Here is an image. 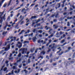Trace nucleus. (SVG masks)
Instances as JSON below:
<instances>
[{"instance_id":"f257e3e1","label":"nucleus","mask_w":75,"mask_h":75,"mask_svg":"<svg viewBox=\"0 0 75 75\" xmlns=\"http://www.w3.org/2000/svg\"><path fill=\"white\" fill-rule=\"evenodd\" d=\"M4 1V0H2L1 2H0V8L1 7L2 4L3 3V2ZM3 13L2 12H0V18H1L0 21V23H1L3 22V20H5V16H6V14H4L3 16Z\"/></svg>"},{"instance_id":"f03ea898","label":"nucleus","mask_w":75,"mask_h":75,"mask_svg":"<svg viewBox=\"0 0 75 75\" xmlns=\"http://www.w3.org/2000/svg\"><path fill=\"white\" fill-rule=\"evenodd\" d=\"M27 48H22L21 50H20L19 51V52H20V51H22V54H26V51H27Z\"/></svg>"},{"instance_id":"7ed1b4c3","label":"nucleus","mask_w":75,"mask_h":75,"mask_svg":"<svg viewBox=\"0 0 75 75\" xmlns=\"http://www.w3.org/2000/svg\"><path fill=\"white\" fill-rule=\"evenodd\" d=\"M16 47H18L19 48H20L22 47V43L18 42L16 45Z\"/></svg>"},{"instance_id":"20e7f679","label":"nucleus","mask_w":75,"mask_h":75,"mask_svg":"<svg viewBox=\"0 0 75 75\" xmlns=\"http://www.w3.org/2000/svg\"><path fill=\"white\" fill-rule=\"evenodd\" d=\"M9 38H10V39H12L11 40V41H13V40H16V37H14L13 38V36H11L10 37H9Z\"/></svg>"},{"instance_id":"39448f33","label":"nucleus","mask_w":75,"mask_h":75,"mask_svg":"<svg viewBox=\"0 0 75 75\" xmlns=\"http://www.w3.org/2000/svg\"><path fill=\"white\" fill-rule=\"evenodd\" d=\"M10 45H8L7 46V47L5 49V51H8V50H10Z\"/></svg>"},{"instance_id":"423d86ee","label":"nucleus","mask_w":75,"mask_h":75,"mask_svg":"<svg viewBox=\"0 0 75 75\" xmlns=\"http://www.w3.org/2000/svg\"><path fill=\"white\" fill-rule=\"evenodd\" d=\"M34 21L35 22V23H33V25H34L35 23H38V22H40V19H39L38 20H36Z\"/></svg>"},{"instance_id":"0eeeda50","label":"nucleus","mask_w":75,"mask_h":75,"mask_svg":"<svg viewBox=\"0 0 75 75\" xmlns=\"http://www.w3.org/2000/svg\"><path fill=\"white\" fill-rule=\"evenodd\" d=\"M21 59H19V60L17 61V63H15L14 64V65H16V66H17V63H18V62H20V61H21Z\"/></svg>"},{"instance_id":"6e6552de","label":"nucleus","mask_w":75,"mask_h":75,"mask_svg":"<svg viewBox=\"0 0 75 75\" xmlns=\"http://www.w3.org/2000/svg\"><path fill=\"white\" fill-rule=\"evenodd\" d=\"M22 20H21L19 22V23L20 24V25H22L23 23H24V21H21Z\"/></svg>"},{"instance_id":"1a4fd4ad","label":"nucleus","mask_w":75,"mask_h":75,"mask_svg":"<svg viewBox=\"0 0 75 75\" xmlns=\"http://www.w3.org/2000/svg\"><path fill=\"white\" fill-rule=\"evenodd\" d=\"M33 42H35V41H36V40H37V38H36V37H35L33 38Z\"/></svg>"},{"instance_id":"9d476101","label":"nucleus","mask_w":75,"mask_h":75,"mask_svg":"<svg viewBox=\"0 0 75 75\" xmlns=\"http://www.w3.org/2000/svg\"><path fill=\"white\" fill-rule=\"evenodd\" d=\"M20 69L18 70V71L16 70L15 71V72L16 73V74H18V73H19V72H20Z\"/></svg>"},{"instance_id":"9b49d317","label":"nucleus","mask_w":75,"mask_h":75,"mask_svg":"<svg viewBox=\"0 0 75 75\" xmlns=\"http://www.w3.org/2000/svg\"><path fill=\"white\" fill-rule=\"evenodd\" d=\"M5 63L6 64V65L7 67H8V61L7 60H6V61Z\"/></svg>"},{"instance_id":"f8f14e48","label":"nucleus","mask_w":75,"mask_h":75,"mask_svg":"<svg viewBox=\"0 0 75 75\" xmlns=\"http://www.w3.org/2000/svg\"><path fill=\"white\" fill-rule=\"evenodd\" d=\"M58 50H60L58 52H57V53H59V52H60V51H61V47H59L58 48Z\"/></svg>"},{"instance_id":"ddd939ff","label":"nucleus","mask_w":75,"mask_h":75,"mask_svg":"<svg viewBox=\"0 0 75 75\" xmlns=\"http://www.w3.org/2000/svg\"><path fill=\"white\" fill-rule=\"evenodd\" d=\"M45 53V52L44 51H42V52H41L40 54H43V55H44Z\"/></svg>"},{"instance_id":"4468645a","label":"nucleus","mask_w":75,"mask_h":75,"mask_svg":"<svg viewBox=\"0 0 75 75\" xmlns=\"http://www.w3.org/2000/svg\"><path fill=\"white\" fill-rule=\"evenodd\" d=\"M65 1H66V0H64V1H63V2H62L63 4H62V7H64V3H65Z\"/></svg>"},{"instance_id":"2eb2a0df","label":"nucleus","mask_w":75,"mask_h":75,"mask_svg":"<svg viewBox=\"0 0 75 75\" xmlns=\"http://www.w3.org/2000/svg\"><path fill=\"white\" fill-rule=\"evenodd\" d=\"M40 23H38L37 24V25H35L34 26L35 28L36 27V26H40Z\"/></svg>"},{"instance_id":"dca6fc26","label":"nucleus","mask_w":75,"mask_h":75,"mask_svg":"<svg viewBox=\"0 0 75 75\" xmlns=\"http://www.w3.org/2000/svg\"><path fill=\"white\" fill-rule=\"evenodd\" d=\"M37 18V17L36 16H32L31 19H33V18Z\"/></svg>"},{"instance_id":"f3484780","label":"nucleus","mask_w":75,"mask_h":75,"mask_svg":"<svg viewBox=\"0 0 75 75\" xmlns=\"http://www.w3.org/2000/svg\"><path fill=\"white\" fill-rule=\"evenodd\" d=\"M13 69H17V67H16L14 66L13 67Z\"/></svg>"},{"instance_id":"a211bd4d","label":"nucleus","mask_w":75,"mask_h":75,"mask_svg":"<svg viewBox=\"0 0 75 75\" xmlns=\"http://www.w3.org/2000/svg\"><path fill=\"white\" fill-rule=\"evenodd\" d=\"M7 31H6V32H4L3 33V35H5V34H7Z\"/></svg>"},{"instance_id":"6ab92c4d","label":"nucleus","mask_w":75,"mask_h":75,"mask_svg":"<svg viewBox=\"0 0 75 75\" xmlns=\"http://www.w3.org/2000/svg\"><path fill=\"white\" fill-rule=\"evenodd\" d=\"M53 27L54 28H58V26L55 25H54Z\"/></svg>"},{"instance_id":"aec40b11","label":"nucleus","mask_w":75,"mask_h":75,"mask_svg":"<svg viewBox=\"0 0 75 75\" xmlns=\"http://www.w3.org/2000/svg\"><path fill=\"white\" fill-rule=\"evenodd\" d=\"M45 28H46L47 30H48L49 28H50V27L47 28V26H46L45 27Z\"/></svg>"},{"instance_id":"412c9836","label":"nucleus","mask_w":75,"mask_h":75,"mask_svg":"<svg viewBox=\"0 0 75 75\" xmlns=\"http://www.w3.org/2000/svg\"><path fill=\"white\" fill-rule=\"evenodd\" d=\"M53 34H52L50 36H49L48 37V38H51V37H53Z\"/></svg>"},{"instance_id":"4be33fe9","label":"nucleus","mask_w":75,"mask_h":75,"mask_svg":"<svg viewBox=\"0 0 75 75\" xmlns=\"http://www.w3.org/2000/svg\"><path fill=\"white\" fill-rule=\"evenodd\" d=\"M38 32H39V33H40V34H41L42 33V30H38Z\"/></svg>"},{"instance_id":"5701e85b","label":"nucleus","mask_w":75,"mask_h":75,"mask_svg":"<svg viewBox=\"0 0 75 75\" xmlns=\"http://www.w3.org/2000/svg\"><path fill=\"white\" fill-rule=\"evenodd\" d=\"M55 43H54L53 44V47H52V49H54V48H55V47H54V45H55Z\"/></svg>"},{"instance_id":"b1692460","label":"nucleus","mask_w":75,"mask_h":75,"mask_svg":"<svg viewBox=\"0 0 75 75\" xmlns=\"http://www.w3.org/2000/svg\"><path fill=\"white\" fill-rule=\"evenodd\" d=\"M34 51V48H33L30 50V52H33V51Z\"/></svg>"},{"instance_id":"393cba45","label":"nucleus","mask_w":75,"mask_h":75,"mask_svg":"<svg viewBox=\"0 0 75 75\" xmlns=\"http://www.w3.org/2000/svg\"><path fill=\"white\" fill-rule=\"evenodd\" d=\"M4 71H7V68L5 67V68H4Z\"/></svg>"},{"instance_id":"a878e982","label":"nucleus","mask_w":75,"mask_h":75,"mask_svg":"<svg viewBox=\"0 0 75 75\" xmlns=\"http://www.w3.org/2000/svg\"><path fill=\"white\" fill-rule=\"evenodd\" d=\"M21 56V53H20L18 55V57H20Z\"/></svg>"},{"instance_id":"bb28decb","label":"nucleus","mask_w":75,"mask_h":75,"mask_svg":"<svg viewBox=\"0 0 75 75\" xmlns=\"http://www.w3.org/2000/svg\"><path fill=\"white\" fill-rule=\"evenodd\" d=\"M45 41H48V38H46L45 39V41L44 44H45V43L46 42Z\"/></svg>"},{"instance_id":"cd10ccee","label":"nucleus","mask_w":75,"mask_h":75,"mask_svg":"<svg viewBox=\"0 0 75 75\" xmlns=\"http://www.w3.org/2000/svg\"><path fill=\"white\" fill-rule=\"evenodd\" d=\"M23 32H24V30H22V31H21V33H20L19 34V35H20V34H22V33H23Z\"/></svg>"},{"instance_id":"c85d7f7f","label":"nucleus","mask_w":75,"mask_h":75,"mask_svg":"<svg viewBox=\"0 0 75 75\" xmlns=\"http://www.w3.org/2000/svg\"><path fill=\"white\" fill-rule=\"evenodd\" d=\"M33 33H32L31 34L29 35V36H31V37H33Z\"/></svg>"},{"instance_id":"c756f323","label":"nucleus","mask_w":75,"mask_h":75,"mask_svg":"<svg viewBox=\"0 0 75 75\" xmlns=\"http://www.w3.org/2000/svg\"><path fill=\"white\" fill-rule=\"evenodd\" d=\"M28 42H29L28 41H25L23 43L24 44H25V43H28Z\"/></svg>"},{"instance_id":"7c9ffc66","label":"nucleus","mask_w":75,"mask_h":75,"mask_svg":"<svg viewBox=\"0 0 75 75\" xmlns=\"http://www.w3.org/2000/svg\"><path fill=\"white\" fill-rule=\"evenodd\" d=\"M57 6H58V8H59L60 7V4H59L57 5Z\"/></svg>"},{"instance_id":"2f4dec72","label":"nucleus","mask_w":75,"mask_h":75,"mask_svg":"<svg viewBox=\"0 0 75 75\" xmlns=\"http://www.w3.org/2000/svg\"><path fill=\"white\" fill-rule=\"evenodd\" d=\"M72 17H68L67 18V19H68V20H71V19L72 18Z\"/></svg>"},{"instance_id":"473e14b6","label":"nucleus","mask_w":75,"mask_h":75,"mask_svg":"<svg viewBox=\"0 0 75 75\" xmlns=\"http://www.w3.org/2000/svg\"><path fill=\"white\" fill-rule=\"evenodd\" d=\"M7 26H4L3 28V29H4V30H5V29H6V28H7Z\"/></svg>"},{"instance_id":"72a5a7b5","label":"nucleus","mask_w":75,"mask_h":75,"mask_svg":"<svg viewBox=\"0 0 75 75\" xmlns=\"http://www.w3.org/2000/svg\"><path fill=\"white\" fill-rule=\"evenodd\" d=\"M4 51V50H3L2 51H1V52H0V54H2L3 52Z\"/></svg>"},{"instance_id":"f704fd0d","label":"nucleus","mask_w":75,"mask_h":75,"mask_svg":"<svg viewBox=\"0 0 75 75\" xmlns=\"http://www.w3.org/2000/svg\"><path fill=\"white\" fill-rule=\"evenodd\" d=\"M30 32V30H28V32H26L25 34H27V33H29Z\"/></svg>"},{"instance_id":"c9c22d12","label":"nucleus","mask_w":75,"mask_h":75,"mask_svg":"<svg viewBox=\"0 0 75 75\" xmlns=\"http://www.w3.org/2000/svg\"><path fill=\"white\" fill-rule=\"evenodd\" d=\"M4 67H5V66H3L2 67L1 69L0 70V71H2V70H3V68H4Z\"/></svg>"},{"instance_id":"e433bc0d","label":"nucleus","mask_w":75,"mask_h":75,"mask_svg":"<svg viewBox=\"0 0 75 75\" xmlns=\"http://www.w3.org/2000/svg\"><path fill=\"white\" fill-rule=\"evenodd\" d=\"M6 5H7V4L6 3L5 4H4L3 6L4 7H5L6 6Z\"/></svg>"},{"instance_id":"4c0bfd02","label":"nucleus","mask_w":75,"mask_h":75,"mask_svg":"<svg viewBox=\"0 0 75 75\" xmlns=\"http://www.w3.org/2000/svg\"><path fill=\"white\" fill-rule=\"evenodd\" d=\"M65 42V40H63L62 41H61V43H63L64 42Z\"/></svg>"},{"instance_id":"58836bf2","label":"nucleus","mask_w":75,"mask_h":75,"mask_svg":"<svg viewBox=\"0 0 75 75\" xmlns=\"http://www.w3.org/2000/svg\"><path fill=\"white\" fill-rule=\"evenodd\" d=\"M20 13H18L16 16V17H18L19 16H20Z\"/></svg>"},{"instance_id":"ea45409f","label":"nucleus","mask_w":75,"mask_h":75,"mask_svg":"<svg viewBox=\"0 0 75 75\" xmlns=\"http://www.w3.org/2000/svg\"><path fill=\"white\" fill-rule=\"evenodd\" d=\"M51 41H52V40H49V43L50 44V43H51Z\"/></svg>"},{"instance_id":"a19ab883","label":"nucleus","mask_w":75,"mask_h":75,"mask_svg":"<svg viewBox=\"0 0 75 75\" xmlns=\"http://www.w3.org/2000/svg\"><path fill=\"white\" fill-rule=\"evenodd\" d=\"M70 25V23L69 22H68L67 23V26H69Z\"/></svg>"},{"instance_id":"79ce46f5","label":"nucleus","mask_w":75,"mask_h":75,"mask_svg":"<svg viewBox=\"0 0 75 75\" xmlns=\"http://www.w3.org/2000/svg\"><path fill=\"white\" fill-rule=\"evenodd\" d=\"M7 20H10V16H9L8 17Z\"/></svg>"},{"instance_id":"37998d69","label":"nucleus","mask_w":75,"mask_h":75,"mask_svg":"<svg viewBox=\"0 0 75 75\" xmlns=\"http://www.w3.org/2000/svg\"><path fill=\"white\" fill-rule=\"evenodd\" d=\"M35 5V4H33L30 6V7H32V6H34Z\"/></svg>"},{"instance_id":"c03bdc74","label":"nucleus","mask_w":75,"mask_h":75,"mask_svg":"<svg viewBox=\"0 0 75 75\" xmlns=\"http://www.w3.org/2000/svg\"><path fill=\"white\" fill-rule=\"evenodd\" d=\"M62 34H63V33H62V31L60 32V35H62Z\"/></svg>"},{"instance_id":"a18cd8bd","label":"nucleus","mask_w":75,"mask_h":75,"mask_svg":"<svg viewBox=\"0 0 75 75\" xmlns=\"http://www.w3.org/2000/svg\"><path fill=\"white\" fill-rule=\"evenodd\" d=\"M57 41H58V40H55L54 41V42H57Z\"/></svg>"},{"instance_id":"49530a36","label":"nucleus","mask_w":75,"mask_h":75,"mask_svg":"<svg viewBox=\"0 0 75 75\" xmlns=\"http://www.w3.org/2000/svg\"><path fill=\"white\" fill-rule=\"evenodd\" d=\"M17 20H18V19H16L15 21H14V22H17Z\"/></svg>"},{"instance_id":"de8ad7c7","label":"nucleus","mask_w":75,"mask_h":75,"mask_svg":"<svg viewBox=\"0 0 75 75\" xmlns=\"http://www.w3.org/2000/svg\"><path fill=\"white\" fill-rule=\"evenodd\" d=\"M11 16V17H13V14L11 13L10 15Z\"/></svg>"},{"instance_id":"09e8293b","label":"nucleus","mask_w":75,"mask_h":75,"mask_svg":"<svg viewBox=\"0 0 75 75\" xmlns=\"http://www.w3.org/2000/svg\"><path fill=\"white\" fill-rule=\"evenodd\" d=\"M38 43H40L41 42V41H40V40H39L38 41Z\"/></svg>"},{"instance_id":"8fccbe9b","label":"nucleus","mask_w":75,"mask_h":75,"mask_svg":"<svg viewBox=\"0 0 75 75\" xmlns=\"http://www.w3.org/2000/svg\"><path fill=\"white\" fill-rule=\"evenodd\" d=\"M24 71L25 72V73H27V72H28V71H27V70H24Z\"/></svg>"},{"instance_id":"3c124183","label":"nucleus","mask_w":75,"mask_h":75,"mask_svg":"<svg viewBox=\"0 0 75 75\" xmlns=\"http://www.w3.org/2000/svg\"><path fill=\"white\" fill-rule=\"evenodd\" d=\"M24 10L25 11L26 10L25 9V8H23V9H22V11H24Z\"/></svg>"},{"instance_id":"603ef678","label":"nucleus","mask_w":75,"mask_h":75,"mask_svg":"<svg viewBox=\"0 0 75 75\" xmlns=\"http://www.w3.org/2000/svg\"><path fill=\"white\" fill-rule=\"evenodd\" d=\"M67 44V43H65L63 45H61V47H62V46H63L64 45H65V44Z\"/></svg>"},{"instance_id":"864d4df0","label":"nucleus","mask_w":75,"mask_h":75,"mask_svg":"<svg viewBox=\"0 0 75 75\" xmlns=\"http://www.w3.org/2000/svg\"><path fill=\"white\" fill-rule=\"evenodd\" d=\"M2 42H3L2 41H1L0 42V46L1 45V44H2Z\"/></svg>"},{"instance_id":"5fc2aeb1","label":"nucleus","mask_w":75,"mask_h":75,"mask_svg":"<svg viewBox=\"0 0 75 75\" xmlns=\"http://www.w3.org/2000/svg\"><path fill=\"white\" fill-rule=\"evenodd\" d=\"M12 0H11L9 2V3L8 4V5H10V4L11 3V1Z\"/></svg>"},{"instance_id":"6e6d98bb","label":"nucleus","mask_w":75,"mask_h":75,"mask_svg":"<svg viewBox=\"0 0 75 75\" xmlns=\"http://www.w3.org/2000/svg\"><path fill=\"white\" fill-rule=\"evenodd\" d=\"M21 66H22L21 65V64L19 66V68H21Z\"/></svg>"},{"instance_id":"4d7b16f0","label":"nucleus","mask_w":75,"mask_h":75,"mask_svg":"<svg viewBox=\"0 0 75 75\" xmlns=\"http://www.w3.org/2000/svg\"><path fill=\"white\" fill-rule=\"evenodd\" d=\"M33 32H34V33H35V29H34L33 30Z\"/></svg>"},{"instance_id":"13d9d810","label":"nucleus","mask_w":75,"mask_h":75,"mask_svg":"<svg viewBox=\"0 0 75 75\" xmlns=\"http://www.w3.org/2000/svg\"><path fill=\"white\" fill-rule=\"evenodd\" d=\"M7 26H8V27H11V25H9Z\"/></svg>"},{"instance_id":"bf43d9fd","label":"nucleus","mask_w":75,"mask_h":75,"mask_svg":"<svg viewBox=\"0 0 75 75\" xmlns=\"http://www.w3.org/2000/svg\"><path fill=\"white\" fill-rule=\"evenodd\" d=\"M53 21L54 22H57V20L56 19H54Z\"/></svg>"},{"instance_id":"052dcab7","label":"nucleus","mask_w":75,"mask_h":75,"mask_svg":"<svg viewBox=\"0 0 75 75\" xmlns=\"http://www.w3.org/2000/svg\"><path fill=\"white\" fill-rule=\"evenodd\" d=\"M10 28H8L7 29V31H9V30H10Z\"/></svg>"},{"instance_id":"680f3d73","label":"nucleus","mask_w":75,"mask_h":75,"mask_svg":"<svg viewBox=\"0 0 75 75\" xmlns=\"http://www.w3.org/2000/svg\"><path fill=\"white\" fill-rule=\"evenodd\" d=\"M50 44V43H48L46 45V46H47H47H48V45H49Z\"/></svg>"},{"instance_id":"e2e57ef3","label":"nucleus","mask_w":75,"mask_h":75,"mask_svg":"<svg viewBox=\"0 0 75 75\" xmlns=\"http://www.w3.org/2000/svg\"><path fill=\"white\" fill-rule=\"evenodd\" d=\"M21 8V7H19L17 8H16V10H18V9H19V8Z\"/></svg>"},{"instance_id":"0e129e2a","label":"nucleus","mask_w":75,"mask_h":75,"mask_svg":"<svg viewBox=\"0 0 75 75\" xmlns=\"http://www.w3.org/2000/svg\"><path fill=\"white\" fill-rule=\"evenodd\" d=\"M8 23L6 22V26H7L8 25Z\"/></svg>"},{"instance_id":"69168bd1","label":"nucleus","mask_w":75,"mask_h":75,"mask_svg":"<svg viewBox=\"0 0 75 75\" xmlns=\"http://www.w3.org/2000/svg\"><path fill=\"white\" fill-rule=\"evenodd\" d=\"M12 23H13V21H11L9 23V24H12Z\"/></svg>"},{"instance_id":"338daca9","label":"nucleus","mask_w":75,"mask_h":75,"mask_svg":"<svg viewBox=\"0 0 75 75\" xmlns=\"http://www.w3.org/2000/svg\"><path fill=\"white\" fill-rule=\"evenodd\" d=\"M46 58H47V59H48L49 58L48 57V56H47L46 57Z\"/></svg>"},{"instance_id":"774afa93","label":"nucleus","mask_w":75,"mask_h":75,"mask_svg":"<svg viewBox=\"0 0 75 75\" xmlns=\"http://www.w3.org/2000/svg\"><path fill=\"white\" fill-rule=\"evenodd\" d=\"M30 59H28V63H30Z\"/></svg>"}]
</instances>
